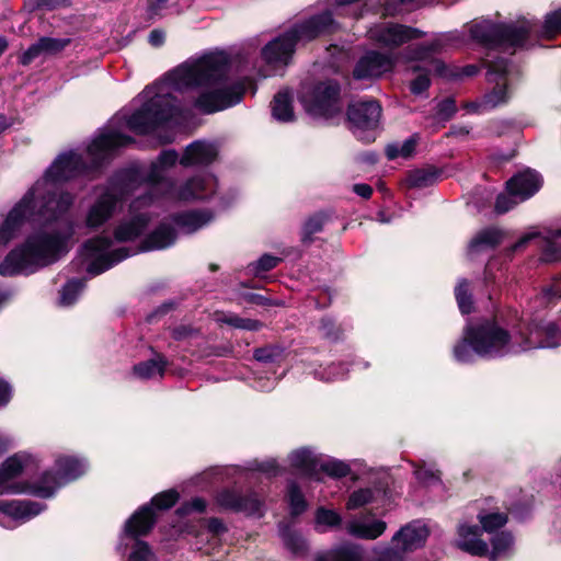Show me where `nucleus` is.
<instances>
[{
	"instance_id": "obj_12",
	"label": "nucleus",
	"mask_w": 561,
	"mask_h": 561,
	"mask_svg": "<svg viewBox=\"0 0 561 561\" xmlns=\"http://www.w3.org/2000/svg\"><path fill=\"white\" fill-rule=\"evenodd\" d=\"M514 354L537 350L553 348L561 344V333L553 322L520 325L513 331Z\"/></svg>"
},
{
	"instance_id": "obj_62",
	"label": "nucleus",
	"mask_w": 561,
	"mask_h": 561,
	"mask_svg": "<svg viewBox=\"0 0 561 561\" xmlns=\"http://www.w3.org/2000/svg\"><path fill=\"white\" fill-rule=\"evenodd\" d=\"M164 38H165V35L162 31L160 30H153L151 31L150 35H149V43L152 45V46H161L163 43H164Z\"/></svg>"
},
{
	"instance_id": "obj_16",
	"label": "nucleus",
	"mask_w": 561,
	"mask_h": 561,
	"mask_svg": "<svg viewBox=\"0 0 561 561\" xmlns=\"http://www.w3.org/2000/svg\"><path fill=\"white\" fill-rule=\"evenodd\" d=\"M380 117L381 106L373 100L355 102L350 105L347 111V118L354 135L366 142L375 139Z\"/></svg>"
},
{
	"instance_id": "obj_5",
	"label": "nucleus",
	"mask_w": 561,
	"mask_h": 561,
	"mask_svg": "<svg viewBox=\"0 0 561 561\" xmlns=\"http://www.w3.org/2000/svg\"><path fill=\"white\" fill-rule=\"evenodd\" d=\"M71 236V228L66 231L44 228L30 234L20 247L7 255L0 264V274L2 276L31 274L56 262L67 252Z\"/></svg>"
},
{
	"instance_id": "obj_10",
	"label": "nucleus",
	"mask_w": 561,
	"mask_h": 561,
	"mask_svg": "<svg viewBox=\"0 0 561 561\" xmlns=\"http://www.w3.org/2000/svg\"><path fill=\"white\" fill-rule=\"evenodd\" d=\"M129 255L130 252L125 247L114 248L113 240L105 234L88 240L80 250L85 270L92 275L105 272Z\"/></svg>"
},
{
	"instance_id": "obj_6",
	"label": "nucleus",
	"mask_w": 561,
	"mask_h": 561,
	"mask_svg": "<svg viewBox=\"0 0 561 561\" xmlns=\"http://www.w3.org/2000/svg\"><path fill=\"white\" fill-rule=\"evenodd\" d=\"M335 30L336 24L331 13L325 12L311 18L305 23L272 39L261 50L264 67L259 70L260 77H271L279 69L286 67L293 58L297 44L309 42L320 35L332 33Z\"/></svg>"
},
{
	"instance_id": "obj_43",
	"label": "nucleus",
	"mask_w": 561,
	"mask_h": 561,
	"mask_svg": "<svg viewBox=\"0 0 561 561\" xmlns=\"http://www.w3.org/2000/svg\"><path fill=\"white\" fill-rule=\"evenodd\" d=\"M287 496L293 515H299L306 510V500L296 483L291 482L288 485Z\"/></svg>"
},
{
	"instance_id": "obj_55",
	"label": "nucleus",
	"mask_w": 561,
	"mask_h": 561,
	"mask_svg": "<svg viewBox=\"0 0 561 561\" xmlns=\"http://www.w3.org/2000/svg\"><path fill=\"white\" fill-rule=\"evenodd\" d=\"M254 469L265 473L268 477H275L282 472V469L275 459H266L261 462H255Z\"/></svg>"
},
{
	"instance_id": "obj_25",
	"label": "nucleus",
	"mask_w": 561,
	"mask_h": 561,
	"mask_svg": "<svg viewBox=\"0 0 561 561\" xmlns=\"http://www.w3.org/2000/svg\"><path fill=\"white\" fill-rule=\"evenodd\" d=\"M320 454H318L314 449L309 447H300L293 450L287 459L289 466L302 473L304 476L320 481L321 478L318 477V461Z\"/></svg>"
},
{
	"instance_id": "obj_15",
	"label": "nucleus",
	"mask_w": 561,
	"mask_h": 561,
	"mask_svg": "<svg viewBox=\"0 0 561 561\" xmlns=\"http://www.w3.org/2000/svg\"><path fill=\"white\" fill-rule=\"evenodd\" d=\"M451 39V35L443 34L436 37L431 44L422 45L416 48L409 47L407 50V59L409 61L415 60L421 61L424 66H416L415 70H424V72H420L414 80H412L410 84L411 92L415 95L422 94L430 87V78L428 72L435 71L434 66L431 64L432 60L436 58L433 55L445 47L448 41Z\"/></svg>"
},
{
	"instance_id": "obj_13",
	"label": "nucleus",
	"mask_w": 561,
	"mask_h": 561,
	"mask_svg": "<svg viewBox=\"0 0 561 561\" xmlns=\"http://www.w3.org/2000/svg\"><path fill=\"white\" fill-rule=\"evenodd\" d=\"M218 181L211 173H198L163 193L162 205L167 202H195L208 199L216 194Z\"/></svg>"
},
{
	"instance_id": "obj_57",
	"label": "nucleus",
	"mask_w": 561,
	"mask_h": 561,
	"mask_svg": "<svg viewBox=\"0 0 561 561\" xmlns=\"http://www.w3.org/2000/svg\"><path fill=\"white\" fill-rule=\"evenodd\" d=\"M228 323L236 328L251 330V331H255L261 328V323L259 321L252 320V319H243L240 317H231L228 320Z\"/></svg>"
},
{
	"instance_id": "obj_44",
	"label": "nucleus",
	"mask_w": 561,
	"mask_h": 561,
	"mask_svg": "<svg viewBox=\"0 0 561 561\" xmlns=\"http://www.w3.org/2000/svg\"><path fill=\"white\" fill-rule=\"evenodd\" d=\"M455 295L458 307L462 313H469L472 310V300L469 294V284L466 279L459 280L455 288Z\"/></svg>"
},
{
	"instance_id": "obj_33",
	"label": "nucleus",
	"mask_w": 561,
	"mask_h": 561,
	"mask_svg": "<svg viewBox=\"0 0 561 561\" xmlns=\"http://www.w3.org/2000/svg\"><path fill=\"white\" fill-rule=\"evenodd\" d=\"M165 360L162 356L139 363L134 367V374L140 379L161 377L165 369Z\"/></svg>"
},
{
	"instance_id": "obj_31",
	"label": "nucleus",
	"mask_w": 561,
	"mask_h": 561,
	"mask_svg": "<svg viewBox=\"0 0 561 561\" xmlns=\"http://www.w3.org/2000/svg\"><path fill=\"white\" fill-rule=\"evenodd\" d=\"M503 238L501 230L496 228H489L480 231L469 244V254L473 256L480 252L493 249L497 245Z\"/></svg>"
},
{
	"instance_id": "obj_7",
	"label": "nucleus",
	"mask_w": 561,
	"mask_h": 561,
	"mask_svg": "<svg viewBox=\"0 0 561 561\" xmlns=\"http://www.w3.org/2000/svg\"><path fill=\"white\" fill-rule=\"evenodd\" d=\"M515 348L513 331L495 321H484L466 327L461 341L454 346V356L459 363H470L474 355L484 358L515 355Z\"/></svg>"
},
{
	"instance_id": "obj_3",
	"label": "nucleus",
	"mask_w": 561,
	"mask_h": 561,
	"mask_svg": "<svg viewBox=\"0 0 561 561\" xmlns=\"http://www.w3.org/2000/svg\"><path fill=\"white\" fill-rule=\"evenodd\" d=\"M42 459L32 453L20 451L0 465V495L34 493L50 497L62 485L82 477L89 468L88 461L78 455L58 453L54 457V470L43 472L36 482L20 481L31 477L41 466Z\"/></svg>"
},
{
	"instance_id": "obj_48",
	"label": "nucleus",
	"mask_w": 561,
	"mask_h": 561,
	"mask_svg": "<svg viewBox=\"0 0 561 561\" xmlns=\"http://www.w3.org/2000/svg\"><path fill=\"white\" fill-rule=\"evenodd\" d=\"M414 474L420 482L426 485L439 482L440 479L439 471L435 469L434 466H419L417 468H415Z\"/></svg>"
},
{
	"instance_id": "obj_35",
	"label": "nucleus",
	"mask_w": 561,
	"mask_h": 561,
	"mask_svg": "<svg viewBox=\"0 0 561 561\" xmlns=\"http://www.w3.org/2000/svg\"><path fill=\"white\" fill-rule=\"evenodd\" d=\"M280 537L285 548L291 551L295 557H305L308 551V542L299 533L284 529L280 533Z\"/></svg>"
},
{
	"instance_id": "obj_9",
	"label": "nucleus",
	"mask_w": 561,
	"mask_h": 561,
	"mask_svg": "<svg viewBox=\"0 0 561 561\" xmlns=\"http://www.w3.org/2000/svg\"><path fill=\"white\" fill-rule=\"evenodd\" d=\"M471 38L484 45L505 46L506 48L523 47L529 34L538 33L536 22L518 20L513 24H494L480 21L469 26Z\"/></svg>"
},
{
	"instance_id": "obj_45",
	"label": "nucleus",
	"mask_w": 561,
	"mask_h": 561,
	"mask_svg": "<svg viewBox=\"0 0 561 561\" xmlns=\"http://www.w3.org/2000/svg\"><path fill=\"white\" fill-rule=\"evenodd\" d=\"M545 255L549 261L561 259V229L551 232L547 238Z\"/></svg>"
},
{
	"instance_id": "obj_42",
	"label": "nucleus",
	"mask_w": 561,
	"mask_h": 561,
	"mask_svg": "<svg viewBox=\"0 0 561 561\" xmlns=\"http://www.w3.org/2000/svg\"><path fill=\"white\" fill-rule=\"evenodd\" d=\"M436 173L431 170L419 169L412 171L408 176L410 187H426L435 182Z\"/></svg>"
},
{
	"instance_id": "obj_36",
	"label": "nucleus",
	"mask_w": 561,
	"mask_h": 561,
	"mask_svg": "<svg viewBox=\"0 0 561 561\" xmlns=\"http://www.w3.org/2000/svg\"><path fill=\"white\" fill-rule=\"evenodd\" d=\"M416 145L417 137L412 136L404 140L403 142H392L387 145L386 154L389 160H394L398 158L408 159L413 156Z\"/></svg>"
},
{
	"instance_id": "obj_14",
	"label": "nucleus",
	"mask_w": 561,
	"mask_h": 561,
	"mask_svg": "<svg viewBox=\"0 0 561 561\" xmlns=\"http://www.w3.org/2000/svg\"><path fill=\"white\" fill-rule=\"evenodd\" d=\"M154 520V512L150 505H144L127 519L123 539H128L131 545L129 561H146L152 556L149 546L136 537L147 535Z\"/></svg>"
},
{
	"instance_id": "obj_54",
	"label": "nucleus",
	"mask_w": 561,
	"mask_h": 561,
	"mask_svg": "<svg viewBox=\"0 0 561 561\" xmlns=\"http://www.w3.org/2000/svg\"><path fill=\"white\" fill-rule=\"evenodd\" d=\"M279 261L280 260L277 256L264 254L256 261L254 265V272L255 274H260L263 272L271 271L278 264Z\"/></svg>"
},
{
	"instance_id": "obj_40",
	"label": "nucleus",
	"mask_w": 561,
	"mask_h": 561,
	"mask_svg": "<svg viewBox=\"0 0 561 561\" xmlns=\"http://www.w3.org/2000/svg\"><path fill=\"white\" fill-rule=\"evenodd\" d=\"M334 561H359L363 559V549L354 543H342L333 550Z\"/></svg>"
},
{
	"instance_id": "obj_24",
	"label": "nucleus",
	"mask_w": 561,
	"mask_h": 561,
	"mask_svg": "<svg viewBox=\"0 0 561 561\" xmlns=\"http://www.w3.org/2000/svg\"><path fill=\"white\" fill-rule=\"evenodd\" d=\"M386 529L387 523L375 518L373 515L355 517L346 525V530L350 535L366 540L377 539Z\"/></svg>"
},
{
	"instance_id": "obj_29",
	"label": "nucleus",
	"mask_w": 561,
	"mask_h": 561,
	"mask_svg": "<svg viewBox=\"0 0 561 561\" xmlns=\"http://www.w3.org/2000/svg\"><path fill=\"white\" fill-rule=\"evenodd\" d=\"M491 548L489 547V554L486 558L497 559H511L515 557V539L514 536L508 531H502L491 539Z\"/></svg>"
},
{
	"instance_id": "obj_46",
	"label": "nucleus",
	"mask_w": 561,
	"mask_h": 561,
	"mask_svg": "<svg viewBox=\"0 0 561 561\" xmlns=\"http://www.w3.org/2000/svg\"><path fill=\"white\" fill-rule=\"evenodd\" d=\"M374 500V492L371 489H359L354 491L346 503L347 510H357Z\"/></svg>"
},
{
	"instance_id": "obj_1",
	"label": "nucleus",
	"mask_w": 561,
	"mask_h": 561,
	"mask_svg": "<svg viewBox=\"0 0 561 561\" xmlns=\"http://www.w3.org/2000/svg\"><path fill=\"white\" fill-rule=\"evenodd\" d=\"M250 80L230 76L228 56L213 51L192 58L170 71L165 78L147 87L139 95L141 105L125 122L137 134H147L159 126L176 124L183 116L173 93H188L194 107L211 114L238 104Z\"/></svg>"
},
{
	"instance_id": "obj_28",
	"label": "nucleus",
	"mask_w": 561,
	"mask_h": 561,
	"mask_svg": "<svg viewBox=\"0 0 561 561\" xmlns=\"http://www.w3.org/2000/svg\"><path fill=\"white\" fill-rule=\"evenodd\" d=\"M213 219L207 210H193L179 214L172 218L179 231L192 233L206 226Z\"/></svg>"
},
{
	"instance_id": "obj_4",
	"label": "nucleus",
	"mask_w": 561,
	"mask_h": 561,
	"mask_svg": "<svg viewBox=\"0 0 561 561\" xmlns=\"http://www.w3.org/2000/svg\"><path fill=\"white\" fill-rule=\"evenodd\" d=\"M178 160L176 151L165 150L152 163L145 178L150 186L145 194L131 201L128 216L114 229L116 242L131 241L141 236L147 229L152 218L157 215V209L162 206L163 193L171 186L163 182L164 171L174 165Z\"/></svg>"
},
{
	"instance_id": "obj_47",
	"label": "nucleus",
	"mask_w": 561,
	"mask_h": 561,
	"mask_svg": "<svg viewBox=\"0 0 561 561\" xmlns=\"http://www.w3.org/2000/svg\"><path fill=\"white\" fill-rule=\"evenodd\" d=\"M561 33V10L548 14L541 27V35L543 37H553Z\"/></svg>"
},
{
	"instance_id": "obj_41",
	"label": "nucleus",
	"mask_w": 561,
	"mask_h": 561,
	"mask_svg": "<svg viewBox=\"0 0 561 561\" xmlns=\"http://www.w3.org/2000/svg\"><path fill=\"white\" fill-rule=\"evenodd\" d=\"M84 287V282L82 279H72L69 280L60 291L59 302L62 306L72 305L79 295L81 294Z\"/></svg>"
},
{
	"instance_id": "obj_37",
	"label": "nucleus",
	"mask_w": 561,
	"mask_h": 561,
	"mask_svg": "<svg viewBox=\"0 0 561 561\" xmlns=\"http://www.w3.org/2000/svg\"><path fill=\"white\" fill-rule=\"evenodd\" d=\"M320 472H324L330 477L341 478L350 473V467L341 460L329 459L320 454L318 461V477H320Z\"/></svg>"
},
{
	"instance_id": "obj_60",
	"label": "nucleus",
	"mask_w": 561,
	"mask_h": 561,
	"mask_svg": "<svg viewBox=\"0 0 561 561\" xmlns=\"http://www.w3.org/2000/svg\"><path fill=\"white\" fill-rule=\"evenodd\" d=\"M11 399V388L9 383L0 379V407L5 405Z\"/></svg>"
},
{
	"instance_id": "obj_39",
	"label": "nucleus",
	"mask_w": 561,
	"mask_h": 561,
	"mask_svg": "<svg viewBox=\"0 0 561 561\" xmlns=\"http://www.w3.org/2000/svg\"><path fill=\"white\" fill-rule=\"evenodd\" d=\"M431 64L434 66L435 71L438 76L445 78H454V77H472L479 72V67L476 65H468L461 69V71H457L454 69H449L440 59L432 60Z\"/></svg>"
},
{
	"instance_id": "obj_17",
	"label": "nucleus",
	"mask_w": 561,
	"mask_h": 561,
	"mask_svg": "<svg viewBox=\"0 0 561 561\" xmlns=\"http://www.w3.org/2000/svg\"><path fill=\"white\" fill-rule=\"evenodd\" d=\"M511 67L504 59L493 61L488 71L489 82H495L493 90L485 94L481 104H469L472 110L478 107L493 108L507 102L510 98L508 77L511 76Z\"/></svg>"
},
{
	"instance_id": "obj_64",
	"label": "nucleus",
	"mask_w": 561,
	"mask_h": 561,
	"mask_svg": "<svg viewBox=\"0 0 561 561\" xmlns=\"http://www.w3.org/2000/svg\"><path fill=\"white\" fill-rule=\"evenodd\" d=\"M254 357L257 360L267 362L272 358V354L268 350L261 348L255 351Z\"/></svg>"
},
{
	"instance_id": "obj_63",
	"label": "nucleus",
	"mask_w": 561,
	"mask_h": 561,
	"mask_svg": "<svg viewBox=\"0 0 561 561\" xmlns=\"http://www.w3.org/2000/svg\"><path fill=\"white\" fill-rule=\"evenodd\" d=\"M353 191L363 198H369L373 193V188L368 184L363 183L355 184Z\"/></svg>"
},
{
	"instance_id": "obj_53",
	"label": "nucleus",
	"mask_w": 561,
	"mask_h": 561,
	"mask_svg": "<svg viewBox=\"0 0 561 561\" xmlns=\"http://www.w3.org/2000/svg\"><path fill=\"white\" fill-rule=\"evenodd\" d=\"M518 203L519 202L506 191V193L497 196L495 209L497 213L503 214L514 208Z\"/></svg>"
},
{
	"instance_id": "obj_50",
	"label": "nucleus",
	"mask_w": 561,
	"mask_h": 561,
	"mask_svg": "<svg viewBox=\"0 0 561 561\" xmlns=\"http://www.w3.org/2000/svg\"><path fill=\"white\" fill-rule=\"evenodd\" d=\"M39 39L46 55L58 54L70 44V38L41 37Z\"/></svg>"
},
{
	"instance_id": "obj_30",
	"label": "nucleus",
	"mask_w": 561,
	"mask_h": 561,
	"mask_svg": "<svg viewBox=\"0 0 561 561\" xmlns=\"http://www.w3.org/2000/svg\"><path fill=\"white\" fill-rule=\"evenodd\" d=\"M176 237V231L167 221H162L157 229L144 241V250H160L171 245Z\"/></svg>"
},
{
	"instance_id": "obj_58",
	"label": "nucleus",
	"mask_w": 561,
	"mask_h": 561,
	"mask_svg": "<svg viewBox=\"0 0 561 561\" xmlns=\"http://www.w3.org/2000/svg\"><path fill=\"white\" fill-rule=\"evenodd\" d=\"M455 102L448 99L438 104L437 114L440 118L447 119L455 113Z\"/></svg>"
},
{
	"instance_id": "obj_19",
	"label": "nucleus",
	"mask_w": 561,
	"mask_h": 561,
	"mask_svg": "<svg viewBox=\"0 0 561 561\" xmlns=\"http://www.w3.org/2000/svg\"><path fill=\"white\" fill-rule=\"evenodd\" d=\"M422 32L401 24L381 22L369 28V38L383 47H397L422 36Z\"/></svg>"
},
{
	"instance_id": "obj_56",
	"label": "nucleus",
	"mask_w": 561,
	"mask_h": 561,
	"mask_svg": "<svg viewBox=\"0 0 561 561\" xmlns=\"http://www.w3.org/2000/svg\"><path fill=\"white\" fill-rule=\"evenodd\" d=\"M205 507H206L205 501L203 499L197 497V499H194L191 502L182 505L178 510V514L180 516H187L193 512L202 513L205 510Z\"/></svg>"
},
{
	"instance_id": "obj_22",
	"label": "nucleus",
	"mask_w": 561,
	"mask_h": 561,
	"mask_svg": "<svg viewBox=\"0 0 561 561\" xmlns=\"http://www.w3.org/2000/svg\"><path fill=\"white\" fill-rule=\"evenodd\" d=\"M394 65L390 56L377 51H368L357 62L354 69L356 79H375L390 71Z\"/></svg>"
},
{
	"instance_id": "obj_8",
	"label": "nucleus",
	"mask_w": 561,
	"mask_h": 561,
	"mask_svg": "<svg viewBox=\"0 0 561 561\" xmlns=\"http://www.w3.org/2000/svg\"><path fill=\"white\" fill-rule=\"evenodd\" d=\"M141 176L135 171H125L114 176L107 184L96 186L85 209L84 225L99 229L122 210L127 197L139 187Z\"/></svg>"
},
{
	"instance_id": "obj_51",
	"label": "nucleus",
	"mask_w": 561,
	"mask_h": 561,
	"mask_svg": "<svg viewBox=\"0 0 561 561\" xmlns=\"http://www.w3.org/2000/svg\"><path fill=\"white\" fill-rule=\"evenodd\" d=\"M179 499V493L174 490H168L157 494L151 500V505L156 506L159 510L170 508L175 504Z\"/></svg>"
},
{
	"instance_id": "obj_2",
	"label": "nucleus",
	"mask_w": 561,
	"mask_h": 561,
	"mask_svg": "<svg viewBox=\"0 0 561 561\" xmlns=\"http://www.w3.org/2000/svg\"><path fill=\"white\" fill-rule=\"evenodd\" d=\"M131 141L121 127H108L91 141L84 158L75 151L60 153L0 225V245H7L15 238L24 224L49 220L65 213L72 205L73 195L60 191L59 185L94 171Z\"/></svg>"
},
{
	"instance_id": "obj_61",
	"label": "nucleus",
	"mask_w": 561,
	"mask_h": 561,
	"mask_svg": "<svg viewBox=\"0 0 561 561\" xmlns=\"http://www.w3.org/2000/svg\"><path fill=\"white\" fill-rule=\"evenodd\" d=\"M322 228V221L319 218H311L305 224V233L306 234H313L318 231H320Z\"/></svg>"
},
{
	"instance_id": "obj_21",
	"label": "nucleus",
	"mask_w": 561,
	"mask_h": 561,
	"mask_svg": "<svg viewBox=\"0 0 561 561\" xmlns=\"http://www.w3.org/2000/svg\"><path fill=\"white\" fill-rule=\"evenodd\" d=\"M482 529L476 524L463 520L457 525L456 547L472 557L485 558L489 543L482 539Z\"/></svg>"
},
{
	"instance_id": "obj_18",
	"label": "nucleus",
	"mask_w": 561,
	"mask_h": 561,
	"mask_svg": "<svg viewBox=\"0 0 561 561\" xmlns=\"http://www.w3.org/2000/svg\"><path fill=\"white\" fill-rule=\"evenodd\" d=\"M428 535L430 529L424 523H409L392 536L391 546L385 550V557L396 558L401 553L414 551L424 546Z\"/></svg>"
},
{
	"instance_id": "obj_11",
	"label": "nucleus",
	"mask_w": 561,
	"mask_h": 561,
	"mask_svg": "<svg viewBox=\"0 0 561 561\" xmlns=\"http://www.w3.org/2000/svg\"><path fill=\"white\" fill-rule=\"evenodd\" d=\"M339 95L340 87L337 83L324 81L304 87L300 101L311 116L329 119L342 111Z\"/></svg>"
},
{
	"instance_id": "obj_32",
	"label": "nucleus",
	"mask_w": 561,
	"mask_h": 561,
	"mask_svg": "<svg viewBox=\"0 0 561 561\" xmlns=\"http://www.w3.org/2000/svg\"><path fill=\"white\" fill-rule=\"evenodd\" d=\"M272 116L280 123H289L295 119L291 98L288 92H278L271 103Z\"/></svg>"
},
{
	"instance_id": "obj_34",
	"label": "nucleus",
	"mask_w": 561,
	"mask_h": 561,
	"mask_svg": "<svg viewBox=\"0 0 561 561\" xmlns=\"http://www.w3.org/2000/svg\"><path fill=\"white\" fill-rule=\"evenodd\" d=\"M478 520L483 531L493 533L507 524L508 516L505 512L482 511L478 514Z\"/></svg>"
},
{
	"instance_id": "obj_23",
	"label": "nucleus",
	"mask_w": 561,
	"mask_h": 561,
	"mask_svg": "<svg viewBox=\"0 0 561 561\" xmlns=\"http://www.w3.org/2000/svg\"><path fill=\"white\" fill-rule=\"evenodd\" d=\"M541 176L531 170H526L514 175L507 183V192L517 199L524 202L536 194L541 187Z\"/></svg>"
},
{
	"instance_id": "obj_52",
	"label": "nucleus",
	"mask_w": 561,
	"mask_h": 561,
	"mask_svg": "<svg viewBox=\"0 0 561 561\" xmlns=\"http://www.w3.org/2000/svg\"><path fill=\"white\" fill-rule=\"evenodd\" d=\"M42 55H46V53L43 48L41 39H38L20 56V62L24 66L30 65L34 59Z\"/></svg>"
},
{
	"instance_id": "obj_20",
	"label": "nucleus",
	"mask_w": 561,
	"mask_h": 561,
	"mask_svg": "<svg viewBox=\"0 0 561 561\" xmlns=\"http://www.w3.org/2000/svg\"><path fill=\"white\" fill-rule=\"evenodd\" d=\"M44 506L33 501H0V526L13 529L37 516Z\"/></svg>"
},
{
	"instance_id": "obj_26",
	"label": "nucleus",
	"mask_w": 561,
	"mask_h": 561,
	"mask_svg": "<svg viewBox=\"0 0 561 561\" xmlns=\"http://www.w3.org/2000/svg\"><path fill=\"white\" fill-rule=\"evenodd\" d=\"M218 503L224 507L243 512L248 515H262L263 504L253 493L240 496L233 491H224L218 495Z\"/></svg>"
},
{
	"instance_id": "obj_49",
	"label": "nucleus",
	"mask_w": 561,
	"mask_h": 561,
	"mask_svg": "<svg viewBox=\"0 0 561 561\" xmlns=\"http://www.w3.org/2000/svg\"><path fill=\"white\" fill-rule=\"evenodd\" d=\"M346 375V369L341 364H332L327 368L314 371V376L324 381H334L343 378Z\"/></svg>"
},
{
	"instance_id": "obj_38",
	"label": "nucleus",
	"mask_w": 561,
	"mask_h": 561,
	"mask_svg": "<svg viewBox=\"0 0 561 561\" xmlns=\"http://www.w3.org/2000/svg\"><path fill=\"white\" fill-rule=\"evenodd\" d=\"M342 523L340 514L333 510L320 507L316 512V525L320 531L337 527Z\"/></svg>"
},
{
	"instance_id": "obj_59",
	"label": "nucleus",
	"mask_w": 561,
	"mask_h": 561,
	"mask_svg": "<svg viewBox=\"0 0 561 561\" xmlns=\"http://www.w3.org/2000/svg\"><path fill=\"white\" fill-rule=\"evenodd\" d=\"M227 530L224 523L218 518H211L207 523V531L213 536H220Z\"/></svg>"
},
{
	"instance_id": "obj_27",
	"label": "nucleus",
	"mask_w": 561,
	"mask_h": 561,
	"mask_svg": "<svg viewBox=\"0 0 561 561\" xmlns=\"http://www.w3.org/2000/svg\"><path fill=\"white\" fill-rule=\"evenodd\" d=\"M217 157V148L207 141H195L186 147L180 163L183 167H193L211 163Z\"/></svg>"
}]
</instances>
